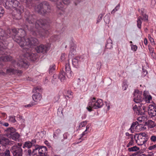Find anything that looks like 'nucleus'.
I'll list each match as a JSON object with an SVG mask.
<instances>
[{
	"label": "nucleus",
	"instance_id": "obj_1",
	"mask_svg": "<svg viewBox=\"0 0 156 156\" xmlns=\"http://www.w3.org/2000/svg\"><path fill=\"white\" fill-rule=\"evenodd\" d=\"M29 27L30 25L28 26L26 25L24 28V29L20 28L17 30L16 28L12 29V31L14 34L12 37L21 47L23 48L24 52L26 51L25 56L28 59L34 61L36 59V54L32 52L31 48L34 46L37 45L38 43V41L36 38L25 36V30H29Z\"/></svg>",
	"mask_w": 156,
	"mask_h": 156
},
{
	"label": "nucleus",
	"instance_id": "obj_2",
	"mask_svg": "<svg viewBox=\"0 0 156 156\" xmlns=\"http://www.w3.org/2000/svg\"><path fill=\"white\" fill-rule=\"evenodd\" d=\"M24 17L26 22L30 25L29 30L33 35L42 38H44L48 35L49 32L44 29V27L47 25L43 20H37L34 23L36 16L30 14L28 12H26Z\"/></svg>",
	"mask_w": 156,
	"mask_h": 156
},
{
	"label": "nucleus",
	"instance_id": "obj_3",
	"mask_svg": "<svg viewBox=\"0 0 156 156\" xmlns=\"http://www.w3.org/2000/svg\"><path fill=\"white\" fill-rule=\"evenodd\" d=\"M3 3L4 6L6 9H11L13 10L12 16L14 19L19 20L21 19L23 8L21 5H19L18 1L16 0H3Z\"/></svg>",
	"mask_w": 156,
	"mask_h": 156
},
{
	"label": "nucleus",
	"instance_id": "obj_4",
	"mask_svg": "<svg viewBox=\"0 0 156 156\" xmlns=\"http://www.w3.org/2000/svg\"><path fill=\"white\" fill-rule=\"evenodd\" d=\"M10 36V33L6 34L4 30L0 28V55L5 54V50L8 44L6 39Z\"/></svg>",
	"mask_w": 156,
	"mask_h": 156
},
{
	"label": "nucleus",
	"instance_id": "obj_5",
	"mask_svg": "<svg viewBox=\"0 0 156 156\" xmlns=\"http://www.w3.org/2000/svg\"><path fill=\"white\" fill-rule=\"evenodd\" d=\"M103 105V101L101 99H97L95 97L91 98L88 102L87 109L89 112L92 111V109H98Z\"/></svg>",
	"mask_w": 156,
	"mask_h": 156
},
{
	"label": "nucleus",
	"instance_id": "obj_6",
	"mask_svg": "<svg viewBox=\"0 0 156 156\" xmlns=\"http://www.w3.org/2000/svg\"><path fill=\"white\" fill-rule=\"evenodd\" d=\"M50 6L48 3L44 2L37 5L34 9L38 13L42 15H45L50 12Z\"/></svg>",
	"mask_w": 156,
	"mask_h": 156
},
{
	"label": "nucleus",
	"instance_id": "obj_7",
	"mask_svg": "<svg viewBox=\"0 0 156 156\" xmlns=\"http://www.w3.org/2000/svg\"><path fill=\"white\" fill-rule=\"evenodd\" d=\"M22 143H18L11 147L10 150L13 156H22Z\"/></svg>",
	"mask_w": 156,
	"mask_h": 156
},
{
	"label": "nucleus",
	"instance_id": "obj_8",
	"mask_svg": "<svg viewBox=\"0 0 156 156\" xmlns=\"http://www.w3.org/2000/svg\"><path fill=\"white\" fill-rule=\"evenodd\" d=\"M47 151V148L46 147L37 145L33 149V153L34 155L44 156L46 154Z\"/></svg>",
	"mask_w": 156,
	"mask_h": 156
},
{
	"label": "nucleus",
	"instance_id": "obj_9",
	"mask_svg": "<svg viewBox=\"0 0 156 156\" xmlns=\"http://www.w3.org/2000/svg\"><path fill=\"white\" fill-rule=\"evenodd\" d=\"M14 129L12 127L9 128L7 130L8 134L11 139L15 141H19L20 135L17 132H15Z\"/></svg>",
	"mask_w": 156,
	"mask_h": 156
},
{
	"label": "nucleus",
	"instance_id": "obj_10",
	"mask_svg": "<svg viewBox=\"0 0 156 156\" xmlns=\"http://www.w3.org/2000/svg\"><path fill=\"white\" fill-rule=\"evenodd\" d=\"M133 101L137 103H140L144 100V98L142 97V92L138 90H135L134 93Z\"/></svg>",
	"mask_w": 156,
	"mask_h": 156
},
{
	"label": "nucleus",
	"instance_id": "obj_11",
	"mask_svg": "<svg viewBox=\"0 0 156 156\" xmlns=\"http://www.w3.org/2000/svg\"><path fill=\"white\" fill-rule=\"evenodd\" d=\"M50 48V46L49 44L45 45L41 44L37 46L35 48L36 51L38 53H45L48 51Z\"/></svg>",
	"mask_w": 156,
	"mask_h": 156
},
{
	"label": "nucleus",
	"instance_id": "obj_12",
	"mask_svg": "<svg viewBox=\"0 0 156 156\" xmlns=\"http://www.w3.org/2000/svg\"><path fill=\"white\" fill-rule=\"evenodd\" d=\"M12 58L10 55L1 56L0 58V74L4 75L5 73L3 72L2 69V66L3 65L2 63V62H7L12 60Z\"/></svg>",
	"mask_w": 156,
	"mask_h": 156
},
{
	"label": "nucleus",
	"instance_id": "obj_13",
	"mask_svg": "<svg viewBox=\"0 0 156 156\" xmlns=\"http://www.w3.org/2000/svg\"><path fill=\"white\" fill-rule=\"evenodd\" d=\"M16 63L15 61H13L12 62V65H15L13 66H14L15 68L18 67L19 68L23 67L26 69L28 67L27 63L23 60L19 61L16 65L15 63Z\"/></svg>",
	"mask_w": 156,
	"mask_h": 156
},
{
	"label": "nucleus",
	"instance_id": "obj_14",
	"mask_svg": "<svg viewBox=\"0 0 156 156\" xmlns=\"http://www.w3.org/2000/svg\"><path fill=\"white\" fill-rule=\"evenodd\" d=\"M148 114L150 117L152 118L156 115V106L150 105L148 107Z\"/></svg>",
	"mask_w": 156,
	"mask_h": 156
},
{
	"label": "nucleus",
	"instance_id": "obj_15",
	"mask_svg": "<svg viewBox=\"0 0 156 156\" xmlns=\"http://www.w3.org/2000/svg\"><path fill=\"white\" fill-rule=\"evenodd\" d=\"M141 126V125H139L137 122H133L131 125L129 130L132 133H133L134 131H139L141 130L140 129Z\"/></svg>",
	"mask_w": 156,
	"mask_h": 156
},
{
	"label": "nucleus",
	"instance_id": "obj_16",
	"mask_svg": "<svg viewBox=\"0 0 156 156\" xmlns=\"http://www.w3.org/2000/svg\"><path fill=\"white\" fill-rule=\"evenodd\" d=\"M6 73L9 75L14 74L18 73V71L13 68L12 66H11L7 68Z\"/></svg>",
	"mask_w": 156,
	"mask_h": 156
},
{
	"label": "nucleus",
	"instance_id": "obj_17",
	"mask_svg": "<svg viewBox=\"0 0 156 156\" xmlns=\"http://www.w3.org/2000/svg\"><path fill=\"white\" fill-rule=\"evenodd\" d=\"M42 98L41 95L39 93H36L32 95V98L34 101L36 103L34 104H36L37 103L40 102Z\"/></svg>",
	"mask_w": 156,
	"mask_h": 156
},
{
	"label": "nucleus",
	"instance_id": "obj_18",
	"mask_svg": "<svg viewBox=\"0 0 156 156\" xmlns=\"http://www.w3.org/2000/svg\"><path fill=\"white\" fill-rule=\"evenodd\" d=\"M147 141V138H144L140 136H138L136 142L139 145H142L144 144Z\"/></svg>",
	"mask_w": 156,
	"mask_h": 156
},
{
	"label": "nucleus",
	"instance_id": "obj_19",
	"mask_svg": "<svg viewBox=\"0 0 156 156\" xmlns=\"http://www.w3.org/2000/svg\"><path fill=\"white\" fill-rule=\"evenodd\" d=\"M65 70L67 77L69 78H70L72 76V71H71L70 64L68 62L66 63V65Z\"/></svg>",
	"mask_w": 156,
	"mask_h": 156
},
{
	"label": "nucleus",
	"instance_id": "obj_20",
	"mask_svg": "<svg viewBox=\"0 0 156 156\" xmlns=\"http://www.w3.org/2000/svg\"><path fill=\"white\" fill-rule=\"evenodd\" d=\"M73 65V66L76 68L79 67L80 63V58L79 57H76L73 59L72 60Z\"/></svg>",
	"mask_w": 156,
	"mask_h": 156
},
{
	"label": "nucleus",
	"instance_id": "obj_21",
	"mask_svg": "<svg viewBox=\"0 0 156 156\" xmlns=\"http://www.w3.org/2000/svg\"><path fill=\"white\" fill-rule=\"evenodd\" d=\"M148 153L151 154V155L154 156V154L156 152V144L149 146L148 147Z\"/></svg>",
	"mask_w": 156,
	"mask_h": 156
},
{
	"label": "nucleus",
	"instance_id": "obj_22",
	"mask_svg": "<svg viewBox=\"0 0 156 156\" xmlns=\"http://www.w3.org/2000/svg\"><path fill=\"white\" fill-rule=\"evenodd\" d=\"M143 95L146 102L150 103L151 101H152V97L151 95L147 94V92L145 91L144 92Z\"/></svg>",
	"mask_w": 156,
	"mask_h": 156
},
{
	"label": "nucleus",
	"instance_id": "obj_23",
	"mask_svg": "<svg viewBox=\"0 0 156 156\" xmlns=\"http://www.w3.org/2000/svg\"><path fill=\"white\" fill-rule=\"evenodd\" d=\"M133 108L134 112H136V114H137V115L144 114L143 112H141L140 105H139L138 106L135 105L133 107Z\"/></svg>",
	"mask_w": 156,
	"mask_h": 156
},
{
	"label": "nucleus",
	"instance_id": "obj_24",
	"mask_svg": "<svg viewBox=\"0 0 156 156\" xmlns=\"http://www.w3.org/2000/svg\"><path fill=\"white\" fill-rule=\"evenodd\" d=\"M129 140V142L126 145L127 147H131L134 144V140H135V136H134V137Z\"/></svg>",
	"mask_w": 156,
	"mask_h": 156
},
{
	"label": "nucleus",
	"instance_id": "obj_25",
	"mask_svg": "<svg viewBox=\"0 0 156 156\" xmlns=\"http://www.w3.org/2000/svg\"><path fill=\"white\" fill-rule=\"evenodd\" d=\"M65 76V73L63 71H62L60 73L59 75L58 76V78L61 81L63 82L66 79Z\"/></svg>",
	"mask_w": 156,
	"mask_h": 156
},
{
	"label": "nucleus",
	"instance_id": "obj_26",
	"mask_svg": "<svg viewBox=\"0 0 156 156\" xmlns=\"http://www.w3.org/2000/svg\"><path fill=\"white\" fill-rule=\"evenodd\" d=\"M143 20V19L141 16H139L137 18V27L140 29L141 27L142 21Z\"/></svg>",
	"mask_w": 156,
	"mask_h": 156
},
{
	"label": "nucleus",
	"instance_id": "obj_27",
	"mask_svg": "<svg viewBox=\"0 0 156 156\" xmlns=\"http://www.w3.org/2000/svg\"><path fill=\"white\" fill-rule=\"evenodd\" d=\"M140 148L136 146H134L133 147H129L128 149V151L129 152H134L138 151Z\"/></svg>",
	"mask_w": 156,
	"mask_h": 156
},
{
	"label": "nucleus",
	"instance_id": "obj_28",
	"mask_svg": "<svg viewBox=\"0 0 156 156\" xmlns=\"http://www.w3.org/2000/svg\"><path fill=\"white\" fill-rule=\"evenodd\" d=\"M61 3L63 5V8H61L60 9H59L61 10L62 11H64V5L62 3H63L64 4L67 5L70 2V0H61Z\"/></svg>",
	"mask_w": 156,
	"mask_h": 156
},
{
	"label": "nucleus",
	"instance_id": "obj_29",
	"mask_svg": "<svg viewBox=\"0 0 156 156\" xmlns=\"http://www.w3.org/2000/svg\"><path fill=\"white\" fill-rule=\"evenodd\" d=\"M8 141V139L4 137L0 138V144L3 145L6 144Z\"/></svg>",
	"mask_w": 156,
	"mask_h": 156
},
{
	"label": "nucleus",
	"instance_id": "obj_30",
	"mask_svg": "<svg viewBox=\"0 0 156 156\" xmlns=\"http://www.w3.org/2000/svg\"><path fill=\"white\" fill-rule=\"evenodd\" d=\"M107 48L111 49L112 48V44L110 40H108L105 46Z\"/></svg>",
	"mask_w": 156,
	"mask_h": 156
},
{
	"label": "nucleus",
	"instance_id": "obj_31",
	"mask_svg": "<svg viewBox=\"0 0 156 156\" xmlns=\"http://www.w3.org/2000/svg\"><path fill=\"white\" fill-rule=\"evenodd\" d=\"M0 156H11L10 151L6 149L4 153H0Z\"/></svg>",
	"mask_w": 156,
	"mask_h": 156
},
{
	"label": "nucleus",
	"instance_id": "obj_32",
	"mask_svg": "<svg viewBox=\"0 0 156 156\" xmlns=\"http://www.w3.org/2000/svg\"><path fill=\"white\" fill-rule=\"evenodd\" d=\"M55 65L53 64L50 66L48 69L49 72V73H52L55 72Z\"/></svg>",
	"mask_w": 156,
	"mask_h": 156
},
{
	"label": "nucleus",
	"instance_id": "obj_33",
	"mask_svg": "<svg viewBox=\"0 0 156 156\" xmlns=\"http://www.w3.org/2000/svg\"><path fill=\"white\" fill-rule=\"evenodd\" d=\"M32 146V144L30 141L26 142L24 144H23V147L25 148V147H27V148H30Z\"/></svg>",
	"mask_w": 156,
	"mask_h": 156
},
{
	"label": "nucleus",
	"instance_id": "obj_34",
	"mask_svg": "<svg viewBox=\"0 0 156 156\" xmlns=\"http://www.w3.org/2000/svg\"><path fill=\"white\" fill-rule=\"evenodd\" d=\"M147 123L148 127L150 128L154 127L155 126V124L154 121L151 120H148Z\"/></svg>",
	"mask_w": 156,
	"mask_h": 156
},
{
	"label": "nucleus",
	"instance_id": "obj_35",
	"mask_svg": "<svg viewBox=\"0 0 156 156\" xmlns=\"http://www.w3.org/2000/svg\"><path fill=\"white\" fill-rule=\"evenodd\" d=\"M140 110H141V112H143L144 113V112L146 111L147 110V106L146 105H144L142 104H140Z\"/></svg>",
	"mask_w": 156,
	"mask_h": 156
},
{
	"label": "nucleus",
	"instance_id": "obj_36",
	"mask_svg": "<svg viewBox=\"0 0 156 156\" xmlns=\"http://www.w3.org/2000/svg\"><path fill=\"white\" fill-rule=\"evenodd\" d=\"M142 115H140V116L137 118V121L140 122L144 121L146 119L144 116Z\"/></svg>",
	"mask_w": 156,
	"mask_h": 156
},
{
	"label": "nucleus",
	"instance_id": "obj_37",
	"mask_svg": "<svg viewBox=\"0 0 156 156\" xmlns=\"http://www.w3.org/2000/svg\"><path fill=\"white\" fill-rule=\"evenodd\" d=\"M76 52V50L75 48V47H72L70 48L69 53L71 54V53L72 55H74L75 54Z\"/></svg>",
	"mask_w": 156,
	"mask_h": 156
},
{
	"label": "nucleus",
	"instance_id": "obj_38",
	"mask_svg": "<svg viewBox=\"0 0 156 156\" xmlns=\"http://www.w3.org/2000/svg\"><path fill=\"white\" fill-rule=\"evenodd\" d=\"M9 121L12 123H14L16 122L15 116H9Z\"/></svg>",
	"mask_w": 156,
	"mask_h": 156
},
{
	"label": "nucleus",
	"instance_id": "obj_39",
	"mask_svg": "<svg viewBox=\"0 0 156 156\" xmlns=\"http://www.w3.org/2000/svg\"><path fill=\"white\" fill-rule=\"evenodd\" d=\"M125 135L127 136L126 138L127 139H130L134 137V136H133V134H129L128 132L126 133Z\"/></svg>",
	"mask_w": 156,
	"mask_h": 156
},
{
	"label": "nucleus",
	"instance_id": "obj_40",
	"mask_svg": "<svg viewBox=\"0 0 156 156\" xmlns=\"http://www.w3.org/2000/svg\"><path fill=\"white\" fill-rule=\"evenodd\" d=\"M120 7V4H119L111 12V13L112 14H114L115 12L117 11L119 9Z\"/></svg>",
	"mask_w": 156,
	"mask_h": 156
},
{
	"label": "nucleus",
	"instance_id": "obj_41",
	"mask_svg": "<svg viewBox=\"0 0 156 156\" xmlns=\"http://www.w3.org/2000/svg\"><path fill=\"white\" fill-rule=\"evenodd\" d=\"M150 140L151 142L154 143L156 142V136L154 135H153L150 137Z\"/></svg>",
	"mask_w": 156,
	"mask_h": 156
},
{
	"label": "nucleus",
	"instance_id": "obj_42",
	"mask_svg": "<svg viewBox=\"0 0 156 156\" xmlns=\"http://www.w3.org/2000/svg\"><path fill=\"white\" fill-rule=\"evenodd\" d=\"M87 123V122L86 121H83L81 123H80L79 125V127L80 128H82L84 126H85Z\"/></svg>",
	"mask_w": 156,
	"mask_h": 156
},
{
	"label": "nucleus",
	"instance_id": "obj_43",
	"mask_svg": "<svg viewBox=\"0 0 156 156\" xmlns=\"http://www.w3.org/2000/svg\"><path fill=\"white\" fill-rule=\"evenodd\" d=\"M131 50L134 51H136L137 49V46L136 45L133 44L131 45Z\"/></svg>",
	"mask_w": 156,
	"mask_h": 156
},
{
	"label": "nucleus",
	"instance_id": "obj_44",
	"mask_svg": "<svg viewBox=\"0 0 156 156\" xmlns=\"http://www.w3.org/2000/svg\"><path fill=\"white\" fill-rule=\"evenodd\" d=\"M72 92L71 90H68L67 91V95L66 96V97L68 98H71L72 97Z\"/></svg>",
	"mask_w": 156,
	"mask_h": 156
},
{
	"label": "nucleus",
	"instance_id": "obj_45",
	"mask_svg": "<svg viewBox=\"0 0 156 156\" xmlns=\"http://www.w3.org/2000/svg\"><path fill=\"white\" fill-rule=\"evenodd\" d=\"M66 55L65 53H62L61 54V56L60 57V60L61 61H64Z\"/></svg>",
	"mask_w": 156,
	"mask_h": 156
},
{
	"label": "nucleus",
	"instance_id": "obj_46",
	"mask_svg": "<svg viewBox=\"0 0 156 156\" xmlns=\"http://www.w3.org/2000/svg\"><path fill=\"white\" fill-rule=\"evenodd\" d=\"M138 136H140L143 137L144 138H146V137L147 136V135L145 133H140Z\"/></svg>",
	"mask_w": 156,
	"mask_h": 156
},
{
	"label": "nucleus",
	"instance_id": "obj_47",
	"mask_svg": "<svg viewBox=\"0 0 156 156\" xmlns=\"http://www.w3.org/2000/svg\"><path fill=\"white\" fill-rule=\"evenodd\" d=\"M143 16V20L145 21H147L148 20V16L146 14L142 15Z\"/></svg>",
	"mask_w": 156,
	"mask_h": 156
},
{
	"label": "nucleus",
	"instance_id": "obj_48",
	"mask_svg": "<svg viewBox=\"0 0 156 156\" xmlns=\"http://www.w3.org/2000/svg\"><path fill=\"white\" fill-rule=\"evenodd\" d=\"M4 13V11L3 9L0 8V18L2 16Z\"/></svg>",
	"mask_w": 156,
	"mask_h": 156
},
{
	"label": "nucleus",
	"instance_id": "obj_49",
	"mask_svg": "<svg viewBox=\"0 0 156 156\" xmlns=\"http://www.w3.org/2000/svg\"><path fill=\"white\" fill-rule=\"evenodd\" d=\"M127 87V85L126 84L123 83L122 86V89L123 90H125L126 89Z\"/></svg>",
	"mask_w": 156,
	"mask_h": 156
},
{
	"label": "nucleus",
	"instance_id": "obj_50",
	"mask_svg": "<svg viewBox=\"0 0 156 156\" xmlns=\"http://www.w3.org/2000/svg\"><path fill=\"white\" fill-rule=\"evenodd\" d=\"M150 55L154 59L156 58V55L155 52H154L150 53Z\"/></svg>",
	"mask_w": 156,
	"mask_h": 156
},
{
	"label": "nucleus",
	"instance_id": "obj_51",
	"mask_svg": "<svg viewBox=\"0 0 156 156\" xmlns=\"http://www.w3.org/2000/svg\"><path fill=\"white\" fill-rule=\"evenodd\" d=\"M32 144V146H35V144L36 142V140L35 139H33L31 140V142H30Z\"/></svg>",
	"mask_w": 156,
	"mask_h": 156
},
{
	"label": "nucleus",
	"instance_id": "obj_52",
	"mask_svg": "<svg viewBox=\"0 0 156 156\" xmlns=\"http://www.w3.org/2000/svg\"><path fill=\"white\" fill-rule=\"evenodd\" d=\"M14 142L12 141H10L8 140V141L7 142V144H9L10 145H13L14 144Z\"/></svg>",
	"mask_w": 156,
	"mask_h": 156
},
{
	"label": "nucleus",
	"instance_id": "obj_53",
	"mask_svg": "<svg viewBox=\"0 0 156 156\" xmlns=\"http://www.w3.org/2000/svg\"><path fill=\"white\" fill-rule=\"evenodd\" d=\"M17 118L18 119V120H22L23 121H24V119H23L22 116L20 115H17Z\"/></svg>",
	"mask_w": 156,
	"mask_h": 156
},
{
	"label": "nucleus",
	"instance_id": "obj_54",
	"mask_svg": "<svg viewBox=\"0 0 156 156\" xmlns=\"http://www.w3.org/2000/svg\"><path fill=\"white\" fill-rule=\"evenodd\" d=\"M54 132L57 135H58L60 134L61 133V131L59 129H56Z\"/></svg>",
	"mask_w": 156,
	"mask_h": 156
},
{
	"label": "nucleus",
	"instance_id": "obj_55",
	"mask_svg": "<svg viewBox=\"0 0 156 156\" xmlns=\"http://www.w3.org/2000/svg\"><path fill=\"white\" fill-rule=\"evenodd\" d=\"M58 37V36L57 35H55L53 36L51 38L53 39L54 41L56 40Z\"/></svg>",
	"mask_w": 156,
	"mask_h": 156
},
{
	"label": "nucleus",
	"instance_id": "obj_56",
	"mask_svg": "<svg viewBox=\"0 0 156 156\" xmlns=\"http://www.w3.org/2000/svg\"><path fill=\"white\" fill-rule=\"evenodd\" d=\"M69 135L67 133H65L63 135V138L64 139H66L67 138L68 136Z\"/></svg>",
	"mask_w": 156,
	"mask_h": 156
},
{
	"label": "nucleus",
	"instance_id": "obj_57",
	"mask_svg": "<svg viewBox=\"0 0 156 156\" xmlns=\"http://www.w3.org/2000/svg\"><path fill=\"white\" fill-rule=\"evenodd\" d=\"M149 51L150 52V53L154 52V48L150 47L149 48Z\"/></svg>",
	"mask_w": 156,
	"mask_h": 156
},
{
	"label": "nucleus",
	"instance_id": "obj_58",
	"mask_svg": "<svg viewBox=\"0 0 156 156\" xmlns=\"http://www.w3.org/2000/svg\"><path fill=\"white\" fill-rule=\"evenodd\" d=\"M44 143L45 144L47 145L48 147H50V144L49 143V142L47 140H45L44 142Z\"/></svg>",
	"mask_w": 156,
	"mask_h": 156
},
{
	"label": "nucleus",
	"instance_id": "obj_59",
	"mask_svg": "<svg viewBox=\"0 0 156 156\" xmlns=\"http://www.w3.org/2000/svg\"><path fill=\"white\" fill-rule=\"evenodd\" d=\"M87 133L86 131H85L81 134V137H83L86 134H87Z\"/></svg>",
	"mask_w": 156,
	"mask_h": 156
},
{
	"label": "nucleus",
	"instance_id": "obj_60",
	"mask_svg": "<svg viewBox=\"0 0 156 156\" xmlns=\"http://www.w3.org/2000/svg\"><path fill=\"white\" fill-rule=\"evenodd\" d=\"M2 126H3L5 127H7L9 126V124L7 122H3V125Z\"/></svg>",
	"mask_w": 156,
	"mask_h": 156
},
{
	"label": "nucleus",
	"instance_id": "obj_61",
	"mask_svg": "<svg viewBox=\"0 0 156 156\" xmlns=\"http://www.w3.org/2000/svg\"><path fill=\"white\" fill-rule=\"evenodd\" d=\"M144 43L145 45H147V40L146 38L144 39Z\"/></svg>",
	"mask_w": 156,
	"mask_h": 156
},
{
	"label": "nucleus",
	"instance_id": "obj_62",
	"mask_svg": "<svg viewBox=\"0 0 156 156\" xmlns=\"http://www.w3.org/2000/svg\"><path fill=\"white\" fill-rule=\"evenodd\" d=\"M97 65L98 66L97 67L98 68H99V69L101 68V63L100 62H97Z\"/></svg>",
	"mask_w": 156,
	"mask_h": 156
},
{
	"label": "nucleus",
	"instance_id": "obj_63",
	"mask_svg": "<svg viewBox=\"0 0 156 156\" xmlns=\"http://www.w3.org/2000/svg\"><path fill=\"white\" fill-rule=\"evenodd\" d=\"M27 152H28V154L29 155H30L31 154V150H30V149L28 150L27 151Z\"/></svg>",
	"mask_w": 156,
	"mask_h": 156
},
{
	"label": "nucleus",
	"instance_id": "obj_64",
	"mask_svg": "<svg viewBox=\"0 0 156 156\" xmlns=\"http://www.w3.org/2000/svg\"><path fill=\"white\" fill-rule=\"evenodd\" d=\"M58 135H57V134H56L55 133V132H54V134H53V137L54 138H55L56 137H57V136Z\"/></svg>",
	"mask_w": 156,
	"mask_h": 156
}]
</instances>
